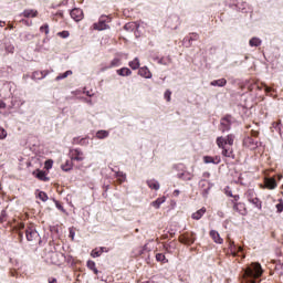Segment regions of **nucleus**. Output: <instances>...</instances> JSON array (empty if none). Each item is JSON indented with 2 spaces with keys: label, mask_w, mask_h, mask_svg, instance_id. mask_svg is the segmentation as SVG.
Segmentation results:
<instances>
[{
  "label": "nucleus",
  "mask_w": 283,
  "mask_h": 283,
  "mask_svg": "<svg viewBox=\"0 0 283 283\" xmlns=\"http://www.w3.org/2000/svg\"><path fill=\"white\" fill-rule=\"evenodd\" d=\"M262 265L260 263H252L249 265L243 273V277L249 280L250 283H255V280L262 275Z\"/></svg>",
  "instance_id": "obj_1"
},
{
  "label": "nucleus",
  "mask_w": 283,
  "mask_h": 283,
  "mask_svg": "<svg viewBox=\"0 0 283 283\" xmlns=\"http://www.w3.org/2000/svg\"><path fill=\"white\" fill-rule=\"evenodd\" d=\"M25 235L28 242H39L41 240L39 232L34 226H28L25 229Z\"/></svg>",
  "instance_id": "obj_2"
},
{
  "label": "nucleus",
  "mask_w": 283,
  "mask_h": 283,
  "mask_svg": "<svg viewBox=\"0 0 283 283\" xmlns=\"http://www.w3.org/2000/svg\"><path fill=\"white\" fill-rule=\"evenodd\" d=\"M231 123H233V117H231V115H227L226 117L221 118L219 126L220 132H229V129H231Z\"/></svg>",
  "instance_id": "obj_3"
},
{
  "label": "nucleus",
  "mask_w": 283,
  "mask_h": 283,
  "mask_svg": "<svg viewBox=\"0 0 283 283\" xmlns=\"http://www.w3.org/2000/svg\"><path fill=\"white\" fill-rule=\"evenodd\" d=\"M108 21H109V18L107 15H102L99 18V21L97 23H94V30H98V31L109 30V24H107Z\"/></svg>",
  "instance_id": "obj_4"
},
{
  "label": "nucleus",
  "mask_w": 283,
  "mask_h": 283,
  "mask_svg": "<svg viewBox=\"0 0 283 283\" xmlns=\"http://www.w3.org/2000/svg\"><path fill=\"white\" fill-rule=\"evenodd\" d=\"M213 187V185H211L209 181L201 179L199 181V189H201V193L203 196V198H208L209 197V191H211V188Z\"/></svg>",
  "instance_id": "obj_5"
},
{
  "label": "nucleus",
  "mask_w": 283,
  "mask_h": 283,
  "mask_svg": "<svg viewBox=\"0 0 283 283\" xmlns=\"http://www.w3.org/2000/svg\"><path fill=\"white\" fill-rule=\"evenodd\" d=\"M70 156L71 160H76L77 163H83V160H85V154L78 148L72 149Z\"/></svg>",
  "instance_id": "obj_6"
},
{
  "label": "nucleus",
  "mask_w": 283,
  "mask_h": 283,
  "mask_svg": "<svg viewBox=\"0 0 283 283\" xmlns=\"http://www.w3.org/2000/svg\"><path fill=\"white\" fill-rule=\"evenodd\" d=\"M247 198L249 202H251V205H254V207H256L258 209H262V202L258 197H255V195L253 193V190H250L247 192Z\"/></svg>",
  "instance_id": "obj_7"
},
{
  "label": "nucleus",
  "mask_w": 283,
  "mask_h": 283,
  "mask_svg": "<svg viewBox=\"0 0 283 283\" xmlns=\"http://www.w3.org/2000/svg\"><path fill=\"white\" fill-rule=\"evenodd\" d=\"M203 163L206 165H220V163H222V159L220 158V156H205Z\"/></svg>",
  "instance_id": "obj_8"
},
{
  "label": "nucleus",
  "mask_w": 283,
  "mask_h": 283,
  "mask_svg": "<svg viewBox=\"0 0 283 283\" xmlns=\"http://www.w3.org/2000/svg\"><path fill=\"white\" fill-rule=\"evenodd\" d=\"M71 19L75 20L76 22L83 21V10L80 8H75L70 12Z\"/></svg>",
  "instance_id": "obj_9"
},
{
  "label": "nucleus",
  "mask_w": 283,
  "mask_h": 283,
  "mask_svg": "<svg viewBox=\"0 0 283 283\" xmlns=\"http://www.w3.org/2000/svg\"><path fill=\"white\" fill-rule=\"evenodd\" d=\"M229 251L233 258H238V253H242V247H235V242L231 241L229 243Z\"/></svg>",
  "instance_id": "obj_10"
},
{
  "label": "nucleus",
  "mask_w": 283,
  "mask_h": 283,
  "mask_svg": "<svg viewBox=\"0 0 283 283\" xmlns=\"http://www.w3.org/2000/svg\"><path fill=\"white\" fill-rule=\"evenodd\" d=\"M39 15V11L34 9H27L21 13V17H24L25 19H34Z\"/></svg>",
  "instance_id": "obj_11"
},
{
  "label": "nucleus",
  "mask_w": 283,
  "mask_h": 283,
  "mask_svg": "<svg viewBox=\"0 0 283 283\" xmlns=\"http://www.w3.org/2000/svg\"><path fill=\"white\" fill-rule=\"evenodd\" d=\"M48 76V71H35L32 74V80L33 81H43Z\"/></svg>",
  "instance_id": "obj_12"
},
{
  "label": "nucleus",
  "mask_w": 283,
  "mask_h": 283,
  "mask_svg": "<svg viewBox=\"0 0 283 283\" xmlns=\"http://www.w3.org/2000/svg\"><path fill=\"white\" fill-rule=\"evenodd\" d=\"M112 171H114L115 178L117 179L119 185H123V182H125V180H127V175L125 172H123L120 170L115 171L114 169H112Z\"/></svg>",
  "instance_id": "obj_13"
},
{
  "label": "nucleus",
  "mask_w": 283,
  "mask_h": 283,
  "mask_svg": "<svg viewBox=\"0 0 283 283\" xmlns=\"http://www.w3.org/2000/svg\"><path fill=\"white\" fill-rule=\"evenodd\" d=\"M139 76H143V78H151V71L147 66H143L138 70Z\"/></svg>",
  "instance_id": "obj_14"
},
{
  "label": "nucleus",
  "mask_w": 283,
  "mask_h": 283,
  "mask_svg": "<svg viewBox=\"0 0 283 283\" xmlns=\"http://www.w3.org/2000/svg\"><path fill=\"white\" fill-rule=\"evenodd\" d=\"M138 28H140V24L137 22H128L124 25V30H126V32H134L135 30H138Z\"/></svg>",
  "instance_id": "obj_15"
},
{
  "label": "nucleus",
  "mask_w": 283,
  "mask_h": 283,
  "mask_svg": "<svg viewBox=\"0 0 283 283\" xmlns=\"http://www.w3.org/2000/svg\"><path fill=\"white\" fill-rule=\"evenodd\" d=\"M95 137L97 140H105V138H109V130H97Z\"/></svg>",
  "instance_id": "obj_16"
},
{
  "label": "nucleus",
  "mask_w": 283,
  "mask_h": 283,
  "mask_svg": "<svg viewBox=\"0 0 283 283\" xmlns=\"http://www.w3.org/2000/svg\"><path fill=\"white\" fill-rule=\"evenodd\" d=\"M146 184L149 189H154L155 191H158V189H160V182H158V180L156 179L147 180Z\"/></svg>",
  "instance_id": "obj_17"
},
{
  "label": "nucleus",
  "mask_w": 283,
  "mask_h": 283,
  "mask_svg": "<svg viewBox=\"0 0 283 283\" xmlns=\"http://www.w3.org/2000/svg\"><path fill=\"white\" fill-rule=\"evenodd\" d=\"M264 184L266 189H275L277 187V181L274 178H265Z\"/></svg>",
  "instance_id": "obj_18"
},
{
  "label": "nucleus",
  "mask_w": 283,
  "mask_h": 283,
  "mask_svg": "<svg viewBox=\"0 0 283 283\" xmlns=\"http://www.w3.org/2000/svg\"><path fill=\"white\" fill-rule=\"evenodd\" d=\"M210 237L212 238L213 242L217 244H222L223 240L220 238V233L216 230L210 231Z\"/></svg>",
  "instance_id": "obj_19"
},
{
  "label": "nucleus",
  "mask_w": 283,
  "mask_h": 283,
  "mask_svg": "<svg viewBox=\"0 0 283 283\" xmlns=\"http://www.w3.org/2000/svg\"><path fill=\"white\" fill-rule=\"evenodd\" d=\"M210 85L212 87H224V85H227V80L226 78L213 80L212 82H210Z\"/></svg>",
  "instance_id": "obj_20"
},
{
  "label": "nucleus",
  "mask_w": 283,
  "mask_h": 283,
  "mask_svg": "<svg viewBox=\"0 0 283 283\" xmlns=\"http://www.w3.org/2000/svg\"><path fill=\"white\" fill-rule=\"evenodd\" d=\"M167 198L166 197H159L155 201H153L150 205L155 209H160V205H165Z\"/></svg>",
  "instance_id": "obj_21"
},
{
  "label": "nucleus",
  "mask_w": 283,
  "mask_h": 283,
  "mask_svg": "<svg viewBox=\"0 0 283 283\" xmlns=\"http://www.w3.org/2000/svg\"><path fill=\"white\" fill-rule=\"evenodd\" d=\"M249 45H250V48H260V45H262V39H260L258 36H253L249 41Z\"/></svg>",
  "instance_id": "obj_22"
},
{
  "label": "nucleus",
  "mask_w": 283,
  "mask_h": 283,
  "mask_svg": "<svg viewBox=\"0 0 283 283\" xmlns=\"http://www.w3.org/2000/svg\"><path fill=\"white\" fill-rule=\"evenodd\" d=\"M147 251V245L138 247L133 250V258H138L139 255H143Z\"/></svg>",
  "instance_id": "obj_23"
},
{
  "label": "nucleus",
  "mask_w": 283,
  "mask_h": 283,
  "mask_svg": "<svg viewBox=\"0 0 283 283\" xmlns=\"http://www.w3.org/2000/svg\"><path fill=\"white\" fill-rule=\"evenodd\" d=\"M233 210L241 216H244V213H247V209L244 208L243 203L240 202L233 205Z\"/></svg>",
  "instance_id": "obj_24"
},
{
  "label": "nucleus",
  "mask_w": 283,
  "mask_h": 283,
  "mask_svg": "<svg viewBox=\"0 0 283 283\" xmlns=\"http://www.w3.org/2000/svg\"><path fill=\"white\" fill-rule=\"evenodd\" d=\"M205 213H207V208H201L197 212H193L191 218L192 220H200Z\"/></svg>",
  "instance_id": "obj_25"
},
{
  "label": "nucleus",
  "mask_w": 283,
  "mask_h": 283,
  "mask_svg": "<svg viewBox=\"0 0 283 283\" xmlns=\"http://www.w3.org/2000/svg\"><path fill=\"white\" fill-rule=\"evenodd\" d=\"M222 149V156H224L226 158H235V155L233 154V149L231 147H223Z\"/></svg>",
  "instance_id": "obj_26"
},
{
  "label": "nucleus",
  "mask_w": 283,
  "mask_h": 283,
  "mask_svg": "<svg viewBox=\"0 0 283 283\" xmlns=\"http://www.w3.org/2000/svg\"><path fill=\"white\" fill-rule=\"evenodd\" d=\"M117 74H118V76H132V70H129L127 67H122V69L117 70Z\"/></svg>",
  "instance_id": "obj_27"
},
{
  "label": "nucleus",
  "mask_w": 283,
  "mask_h": 283,
  "mask_svg": "<svg viewBox=\"0 0 283 283\" xmlns=\"http://www.w3.org/2000/svg\"><path fill=\"white\" fill-rule=\"evenodd\" d=\"M128 65L133 70H138L140 67V60H138V57H135L133 61L128 63Z\"/></svg>",
  "instance_id": "obj_28"
},
{
  "label": "nucleus",
  "mask_w": 283,
  "mask_h": 283,
  "mask_svg": "<svg viewBox=\"0 0 283 283\" xmlns=\"http://www.w3.org/2000/svg\"><path fill=\"white\" fill-rule=\"evenodd\" d=\"M177 178H180V180H191L193 176L189 172H180L177 175Z\"/></svg>",
  "instance_id": "obj_29"
},
{
  "label": "nucleus",
  "mask_w": 283,
  "mask_h": 283,
  "mask_svg": "<svg viewBox=\"0 0 283 283\" xmlns=\"http://www.w3.org/2000/svg\"><path fill=\"white\" fill-rule=\"evenodd\" d=\"M36 178H38L39 180H43V182H48V181L50 180V178H48V177L45 176V171H43V170H39V171H38Z\"/></svg>",
  "instance_id": "obj_30"
},
{
  "label": "nucleus",
  "mask_w": 283,
  "mask_h": 283,
  "mask_svg": "<svg viewBox=\"0 0 283 283\" xmlns=\"http://www.w3.org/2000/svg\"><path fill=\"white\" fill-rule=\"evenodd\" d=\"M217 145H218V147H220V149H224V146L227 145V138L218 137Z\"/></svg>",
  "instance_id": "obj_31"
},
{
  "label": "nucleus",
  "mask_w": 283,
  "mask_h": 283,
  "mask_svg": "<svg viewBox=\"0 0 283 283\" xmlns=\"http://www.w3.org/2000/svg\"><path fill=\"white\" fill-rule=\"evenodd\" d=\"M272 127L279 132L280 136H283V132H282V122H276L272 124Z\"/></svg>",
  "instance_id": "obj_32"
},
{
  "label": "nucleus",
  "mask_w": 283,
  "mask_h": 283,
  "mask_svg": "<svg viewBox=\"0 0 283 283\" xmlns=\"http://www.w3.org/2000/svg\"><path fill=\"white\" fill-rule=\"evenodd\" d=\"M156 260L157 262H163L164 264H167V262H169V260H167V258L163 253H157Z\"/></svg>",
  "instance_id": "obj_33"
},
{
  "label": "nucleus",
  "mask_w": 283,
  "mask_h": 283,
  "mask_svg": "<svg viewBox=\"0 0 283 283\" xmlns=\"http://www.w3.org/2000/svg\"><path fill=\"white\" fill-rule=\"evenodd\" d=\"M67 76H72V71H66L56 76V81H63V78H67Z\"/></svg>",
  "instance_id": "obj_34"
},
{
  "label": "nucleus",
  "mask_w": 283,
  "mask_h": 283,
  "mask_svg": "<svg viewBox=\"0 0 283 283\" xmlns=\"http://www.w3.org/2000/svg\"><path fill=\"white\" fill-rule=\"evenodd\" d=\"M170 21H175L176 24L174 27H171L172 30H178V27L180 25V18H178V15H172L170 18Z\"/></svg>",
  "instance_id": "obj_35"
},
{
  "label": "nucleus",
  "mask_w": 283,
  "mask_h": 283,
  "mask_svg": "<svg viewBox=\"0 0 283 283\" xmlns=\"http://www.w3.org/2000/svg\"><path fill=\"white\" fill-rule=\"evenodd\" d=\"M108 67H120V59L118 57L113 59Z\"/></svg>",
  "instance_id": "obj_36"
},
{
  "label": "nucleus",
  "mask_w": 283,
  "mask_h": 283,
  "mask_svg": "<svg viewBox=\"0 0 283 283\" xmlns=\"http://www.w3.org/2000/svg\"><path fill=\"white\" fill-rule=\"evenodd\" d=\"M102 255H103V252H101L99 248H96L91 252L92 258H101Z\"/></svg>",
  "instance_id": "obj_37"
},
{
  "label": "nucleus",
  "mask_w": 283,
  "mask_h": 283,
  "mask_svg": "<svg viewBox=\"0 0 283 283\" xmlns=\"http://www.w3.org/2000/svg\"><path fill=\"white\" fill-rule=\"evenodd\" d=\"M245 143H249V147L251 149H255V147H258V142H255L253 138H248Z\"/></svg>",
  "instance_id": "obj_38"
},
{
  "label": "nucleus",
  "mask_w": 283,
  "mask_h": 283,
  "mask_svg": "<svg viewBox=\"0 0 283 283\" xmlns=\"http://www.w3.org/2000/svg\"><path fill=\"white\" fill-rule=\"evenodd\" d=\"M63 171H72V161H66L65 165H62Z\"/></svg>",
  "instance_id": "obj_39"
},
{
  "label": "nucleus",
  "mask_w": 283,
  "mask_h": 283,
  "mask_svg": "<svg viewBox=\"0 0 283 283\" xmlns=\"http://www.w3.org/2000/svg\"><path fill=\"white\" fill-rule=\"evenodd\" d=\"M23 36V41H32V39H34V34L25 32L22 34Z\"/></svg>",
  "instance_id": "obj_40"
},
{
  "label": "nucleus",
  "mask_w": 283,
  "mask_h": 283,
  "mask_svg": "<svg viewBox=\"0 0 283 283\" xmlns=\"http://www.w3.org/2000/svg\"><path fill=\"white\" fill-rule=\"evenodd\" d=\"M8 138V132L6 128H0V140H6Z\"/></svg>",
  "instance_id": "obj_41"
},
{
  "label": "nucleus",
  "mask_w": 283,
  "mask_h": 283,
  "mask_svg": "<svg viewBox=\"0 0 283 283\" xmlns=\"http://www.w3.org/2000/svg\"><path fill=\"white\" fill-rule=\"evenodd\" d=\"M233 140H234L233 135H228L226 137V145H229L231 147V145H233Z\"/></svg>",
  "instance_id": "obj_42"
},
{
  "label": "nucleus",
  "mask_w": 283,
  "mask_h": 283,
  "mask_svg": "<svg viewBox=\"0 0 283 283\" xmlns=\"http://www.w3.org/2000/svg\"><path fill=\"white\" fill-rule=\"evenodd\" d=\"M39 198L40 200H42V202H48V193H45L44 191L39 192Z\"/></svg>",
  "instance_id": "obj_43"
},
{
  "label": "nucleus",
  "mask_w": 283,
  "mask_h": 283,
  "mask_svg": "<svg viewBox=\"0 0 283 283\" xmlns=\"http://www.w3.org/2000/svg\"><path fill=\"white\" fill-rule=\"evenodd\" d=\"M174 249H176V247H174V243H169L165 245V250L167 253H172Z\"/></svg>",
  "instance_id": "obj_44"
},
{
  "label": "nucleus",
  "mask_w": 283,
  "mask_h": 283,
  "mask_svg": "<svg viewBox=\"0 0 283 283\" xmlns=\"http://www.w3.org/2000/svg\"><path fill=\"white\" fill-rule=\"evenodd\" d=\"M86 266H87V269L93 271L96 268V262L90 260V261H87Z\"/></svg>",
  "instance_id": "obj_45"
},
{
  "label": "nucleus",
  "mask_w": 283,
  "mask_h": 283,
  "mask_svg": "<svg viewBox=\"0 0 283 283\" xmlns=\"http://www.w3.org/2000/svg\"><path fill=\"white\" fill-rule=\"evenodd\" d=\"M40 32H44V34H50V25L44 24L40 28Z\"/></svg>",
  "instance_id": "obj_46"
},
{
  "label": "nucleus",
  "mask_w": 283,
  "mask_h": 283,
  "mask_svg": "<svg viewBox=\"0 0 283 283\" xmlns=\"http://www.w3.org/2000/svg\"><path fill=\"white\" fill-rule=\"evenodd\" d=\"M154 61H157L159 65H168L167 61H165V57H153Z\"/></svg>",
  "instance_id": "obj_47"
},
{
  "label": "nucleus",
  "mask_w": 283,
  "mask_h": 283,
  "mask_svg": "<svg viewBox=\"0 0 283 283\" xmlns=\"http://www.w3.org/2000/svg\"><path fill=\"white\" fill-rule=\"evenodd\" d=\"M164 98L169 103L171 101V91L167 90L164 94Z\"/></svg>",
  "instance_id": "obj_48"
},
{
  "label": "nucleus",
  "mask_w": 283,
  "mask_h": 283,
  "mask_svg": "<svg viewBox=\"0 0 283 283\" xmlns=\"http://www.w3.org/2000/svg\"><path fill=\"white\" fill-rule=\"evenodd\" d=\"M191 41H198V34H195L193 38H185L184 43H191Z\"/></svg>",
  "instance_id": "obj_49"
},
{
  "label": "nucleus",
  "mask_w": 283,
  "mask_h": 283,
  "mask_svg": "<svg viewBox=\"0 0 283 283\" xmlns=\"http://www.w3.org/2000/svg\"><path fill=\"white\" fill-rule=\"evenodd\" d=\"M80 145H82L83 147H87V145H90V138H87V137L82 138L80 140Z\"/></svg>",
  "instance_id": "obj_50"
},
{
  "label": "nucleus",
  "mask_w": 283,
  "mask_h": 283,
  "mask_svg": "<svg viewBox=\"0 0 283 283\" xmlns=\"http://www.w3.org/2000/svg\"><path fill=\"white\" fill-rule=\"evenodd\" d=\"M276 209H277L279 213L283 212V200L282 199L279 200V203L276 205Z\"/></svg>",
  "instance_id": "obj_51"
},
{
  "label": "nucleus",
  "mask_w": 283,
  "mask_h": 283,
  "mask_svg": "<svg viewBox=\"0 0 283 283\" xmlns=\"http://www.w3.org/2000/svg\"><path fill=\"white\" fill-rule=\"evenodd\" d=\"M55 207H56V209H59L60 211H62L63 213H65V209L60 205L59 201H55Z\"/></svg>",
  "instance_id": "obj_52"
},
{
  "label": "nucleus",
  "mask_w": 283,
  "mask_h": 283,
  "mask_svg": "<svg viewBox=\"0 0 283 283\" xmlns=\"http://www.w3.org/2000/svg\"><path fill=\"white\" fill-rule=\"evenodd\" d=\"M60 36H62L63 39H67V36H70V33L67 31H63L59 33Z\"/></svg>",
  "instance_id": "obj_53"
},
{
  "label": "nucleus",
  "mask_w": 283,
  "mask_h": 283,
  "mask_svg": "<svg viewBox=\"0 0 283 283\" xmlns=\"http://www.w3.org/2000/svg\"><path fill=\"white\" fill-rule=\"evenodd\" d=\"M239 10H241V12H247V2H242L241 7H239Z\"/></svg>",
  "instance_id": "obj_54"
},
{
  "label": "nucleus",
  "mask_w": 283,
  "mask_h": 283,
  "mask_svg": "<svg viewBox=\"0 0 283 283\" xmlns=\"http://www.w3.org/2000/svg\"><path fill=\"white\" fill-rule=\"evenodd\" d=\"M6 216H7L6 210H2L0 216V222H3V220H6Z\"/></svg>",
  "instance_id": "obj_55"
},
{
  "label": "nucleus",
  "mask_w": 283,
  "mask_h": 283,
  "mask_svg": "<svg viewBox=\"0 0 283 283\" xmlns=\"http://www.w3.org/2000/svg\"><path fill=\"white\" fill-rule=\"evenodd\" d=\"M52 165H53V161L49 160V161L45 163V168L46 169H52Z\"/></svg>",
  "instance_id": "obj_56"
},
{
  "label": "nucleus",
  "mask_w": 283,
  "mask_h": 283,
  "mask_svg": "<svg viewBox=\"0 0 283 283\" xmlns=\"http://www.w3.org/2000/svg\"><path fill=\"white\" fill-rule=\"evenodd\" d=\"M188 244H193L196 242V238H189L187 237Z\"/></svg>",
  "instance_id": "obj_57"
},
{
  "label": "nucleus",
  "mask_w": 283,
  "mask_h": 283,
  "mask_svg": "<svg viewBox=\"0 0 283 283\" xmlns=\"http://www.w3.org/2000/svg\"><path fill=\"white\" fill-rule=\"evenodd\" d=\"M101 253H108L109 252V249L105 248V247H101L98 248Z\"/></svg>",
  "instance_id": "obj_58"
},
{
  "label": "nucleus",
  "mask_w": 283,
  "mask_h": 283,
  "mask_svg": "<svg viewBox=\"0 0 283 283\" xmlns=\"http://www.w3.org/2000/svg\"><path fill=\"white\" fill-rule=\"evenodd\" d=\"M7 52H10L11 54L14 52V46L9 45L6 48Z\"/></svg>",
  "instance_id": "obj_59"
},
{
  "label": "nucleus",
  "mask_w": 283,
  "mask_h": 283,
  "mask_svg": "<svg viewBox=\"0 0 283 283\" xmlns=\"http://www.w3.org/2000/svg\"><path fill=\"white\" fill-rule=\"evenodd\" d=\"M181 244H188L187 237L180 239Z\"/></svg>",
  "instance_id": "obj_60"
},
{
  "label": "nucleus",
  "mask_w": 283,
  "mask_h": 283,
  "mask_svg": "<svg viewBox=\"0 0 283 283\" xmlns=\"http://www.w3.org/2000/svg\"><path fill=\"white\" fill-rule=\"evenodd\" d=\"M0 109H6V103L0 102Z\"/></svg>",
  "instance_id": "obj_61"
},
{
  "label": "nucleus",
  "mask_w": 283,
  "mask_h": 283,
  "mask_svg": "<svg viewBox=\"0 0 283 283\" xmlns=\"http://www.w3.org/2000/svg\"><path fill=\"white\" fill-rule=\"evenodd\" d=\"M49 283H59V282H56V279H49Z\"/></svg>",
  "instance_id": "obj_62"
},
{
  "label": "nucleus",
  "mask_w": 283,
  "mask_h": 283,
  "mask_svg": "<svg viewBox=\"0 0 283 283\" xmlns=\"http://www.w3.org/2000/svg\"><path fill=\"white\" fill-rule=\"evenodd\" d=\"M209 176H211V174H209V172H203V178H209Z\"/></svg>",
  "instance_id": "obj_63"
},
{
  "label": "nucleus",
  "mask_w": 283,
  "mask_h": 283,
  "mask_svg": "<svg viewBox=\"0 0 283 283\" xmlns=\"http://www.w3.org/2000/svg\"><path fill=\"white\" fill-rule=\"evenodd\" d=\"M92 271L95 273V275H98V269L95 268Z\"/></svg>",
  "instance_id": "obj_64"
}]
</instances>
